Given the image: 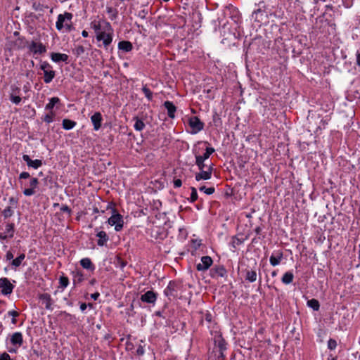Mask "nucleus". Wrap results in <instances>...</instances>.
Returning <instances> with one entry per match:
<instances>
[{
	"label": "nucleus",
	"instance_id": "obj_1",
	"mask_svg": "<svg viewBox=\"0 0 360 360\" xmlns=\"http://www.w3.org/2000/svg\"><path fill=\"white\" fill-rule=\"evenodd\" d=\"M73 15L69 12H65L63 14H59L56 23V27L58 31L65 29L66 32H71L73 29L72 22Z\"/></svg>",
	"mask_w": 360,
	"mask_h": 360
},
{
	"label": "nucleus",
	"instance_id": "obj_34",
	"mask_svg": "<svg viewBox=\"0 0 360 360\" xmlns=\"http://www.w3.org/2000/svg\"><path fill=\"white\" fill-rule=\"evenodd\" d=\"M60 102V99L58 97H53L49 100V103L46 104V110H52L56 104Z\"/></svg>",
	"mask_w": 360,
	"mask_h": 360
},
{
	"label": "nucleus",
	"instance_id": "obj_3",
	"mask_svg": "<svg viewBox=\"0 0 360 360\" xmlns=\"http://www.w3.org/2000/svg\"><path fill=\"white\" fill-rule=\"evenodd\" d=\"M52 68L46 61H43L40 64V69L44 72V81L46 84L50 83L56 76V72Z\"/></svg>",
	"mask_w": 360,
	"mask_h": 360
},
{
	"label": "nucleus",
	"instance_id": "obj_57",
	"mask_svg": "<svg viewBox=\"0 0 360 360\" xmlns=\"http://www.w3.org/2000/svg\"><path fill=\"white\" fill-rule=\"evenodd\" d=\"M205 320L207 322H211L212 321V315H211V314L206 313V314L205 315Z\"/></svg>",
	"mask_w": 360,
	"mask_h": 360
},
{
	"label": "nucleus",
	"instance_id": "obj_12",
	"mask_svg": "<svg viewBox=\"0 0 360 360\" xmlns=\"http://www.w3.org/2000/svg\"><path fill=\"white\" fill-rule=\"evenodd\" d=\"M28 48L34 54H43L46 51V48L42 43L34 41L31 42Z\"/></svg>",
	"mask_w": 360,
	"mask_h": 360
},
{
	"label": "nucleus",
	"instance_id": "obj_20",
	"mask_svg": "<svg viewBox=\"0 0 360 360\" xmlns=\"http://www.w3.org/2000/svg\"><path fill=\"white\" fill-rule=\"evenodd\" d=\"M283 257V253L282 251L278 250L276 252L274 253L269 259L270 264L275 266L278 265Z\"/></svg>",
	"mask_w": 360,
	"mask_h": 360
},
{
	"label": "nucleus",
	"instance_id": "obj_22",
	"mask_svg": "<svg viewBox=\"0 0 360 360\" xmlns=\"http://www.w3.org/2000/svg\"><path fill=\"white\" fill-rule=\"evenodd\" d=\"M51 60L56 63L59 62H65L67 63L68 60V56L65 53H52L51 54Z\"/></svg>",
	"mask_w": 360,
	"mask_h": 360
},
{
	"label": "nucleus",
	"instance_id": "obj_15",
	"mask_svg": "<svg viewBox=\"0 0 360 360\" xmlns=\"http://www.w3.org/2000/svg\"><path fill=\"white\" fill-rule=\"evenodd\" d=\"M39 181L37 178L32 177L30 180V188H25L23 191V194L26 196H30L35 193V188L37 187Z\"/></svg>",
	"mask_w": 360,
	"mask_h": 360
},
{
	"label": "nucleus",
	"instance_id": "obj_4",
	"mask_svg": "<svg viewBox=\"0 0 360 360\" xmlns=\"http://www.w3.org/2000/svg\"><path fill=\"white\" fill-rule=\"evenodd\" d=\"M91 27L94 30L96 36L105 30H112L110 23L105 20L92 21Z\"/></svg>",
	"mask_w": 360,
	"mask_h": 360
},
{
	"label": "nucleus",
	"instance_id": "obj_10",
	"mask_svg": "<svg viewBox=\"0 0 360 360\" xmlns=\"http://www.w3.org/2000/svg\"><path fill=\"white\" fill-rule=\"evenodd\" d=\"M212 170V165H210L206 169H203L202 170H200V172L196 173L195 175V180L199 181L200 180H208L211 179Z\"/></svg>",
	"mask_w": 360,
	"mask_h": 360
},
{
	"label": "nucleus",
	"instance_id": "obj_60",
	"mask_svg": "<svg viewBox=\"0 0 360 360\" xmlns=\"http://www.w3.org/2000/svg\"><path fill=\"white\" fill-rule=\"evenodd\" d=\"M356 63L359 66H360V51H357L356 53Z\"/></svg>",
	"mask_w": 360,
	"mask_h": 360
},
{
	"label": "nucleus",
	"instance_id": "obj_43",
	"mask_svg": "<svg viewBox=\"0 0 360 360\" xmlns=\"http://www.w3.org/2000/svg\"><path fill=\"white\" fill-rule=\"evenodd\" d=\"M54 113L51 111V113L46 114L44 117V121L47 123H51L53 121Z\"/></svg>",
	"mask_w": 360,
	"mask_h": 360
},
{
	"label": "nucleus",
	"instance_id": "obj_51",
	"mask_svg": "<svg viewBox=\"0 0 360 360\" xmlns=\"http://www.w3.org/2000/svg\"><path fill=\"white\" fill-rule=\"evenodd\" d=\"M174 188H179L182 185V181L181 179H174Z\"/></svg>",
	"mask_w": 360,
	"mask_h": 360
},
{
	"label": "nucleus",
	"instance_id": "obj_36",
	"mask_svg": "<svg viewBox=\"0 0 360 360\" xmlns=\"http://www.w3.org/2000/svg\"><path fill=\"white\" fill-rule=\"evenodd\" d=\"M72 51L75 55H76L77 56H79L82 55L84 53L85 49L83 46L78 45L75 47V49L72 50Z\"/></svg>",
	"mask_w": 360,
	"mask_h": 360
},
{
	"label": "nucleus",
	"instance_id": "obj_9",
	"mask_svg": "<svg viewBox=\"0 0 360 360\" xmlns=\"http://www.w3.org/2000/svg\"><path fill=\"white\" fill-rule=\"evenodd\" d=\"M0 288H1V293L7 295L12 293L14 285L11 283L7 278H0Z\"/></svg>",
	"mask_w": 360,
	"mask_h": 360
},
{
	"label": "nucleus",
	"instance_id": "obj_11",
	"mask_svg": "<svg viewBox=\"0 0 360 360\" xmlns=\"http://www.w3.org/2000/svg\"><path fill=\"white\" fill-rule=\"evenodd\" d=\"M213 260L210 256H203L201 257V262L196 265V269L199 271L207 270L212 264Z\"/></svg>",
	"mask_w": 360,
	"mask_h": 360
},
{
	"label": "nucleus",
	"instance_id": "obj_58",
	"mask_svg": "<svg viewBox=\"0 0 360 360\" xmlns=\"http://www.w3.org/2000/svg\"><path fill=\"white\" fill-rule=\"evenodd\" d=\"M224 352H219V354L218 356V360H224L226 357L225 354H224Z\"/></svg>",
	"mask_w": 360,
	"mask_h": 360
},
{
	"label": "nucleus",
	"instance_id": "obj_25",
	"mask_svg": "<svg viewBox=\"0 0 360 360\" xmlns=\"http://www.w3.org/2000/svg\"><path fill=\"white\" fill-rule=\"evenodd\" d=\"M118 48L125 52H129L132 50V44L129 41H121L118 44Z\"/></svg>",
	"mask_w": 360,
	"mask_h": 360
},
{
	"label": "nucleus",
	"instance_id": "obj_62",
	"mask_svg": "<svg viewBox=\"0 0 360 360\" xmlns=\"http://www.w3.org/2000/svg\"><path fill=\"white\" fill-rule=\"evenodd\" d=\"M233 243L239 245L243 243V240H240L239 238H236V240H234Z\"/></svg>",
	"mask_w": 360,
	"mask_h": 360
},
{
	"label": "nucleus",
	"instance_id": "obj_39",
	"mask_svg": "<svg viewBox=\"0 0 360 360\" xmlns=\"http://www.w3.org/2000/svg\"><path fill=\"white\" fill-rule=\"evenodd\" d=\"M214 152V149L213 148L207 147L205 150V153L203 154V155H201V158L206 160Z\"/></svg>",
	"mask_w": 360,
	"mask_h": 360
},
{
	"label": "nucleus",
	"instance_id": "obj_14",
	"mask_svg": "<svg viewBox=\"0 0 360 360\" xmlns=\"http://www.w3.org/2000/svg\"><path fill=\"white\" fill-rule=\"evenodd\" d=\"M214 346L217 347L219 352H225L226 350V342L223 338L221 334L217 333L214 338Z\"/></svg>",
	"mask_w": 360,
	"mask_h": 360
},
{
	"label": "nucleus",
	"instance_id": "obj_54",
	"mask_svg": "<svg viewBox=\"0 0 360 360\" xmlns=\"http://www.w3.org/2000/svg\"><path fill=\"white\" fill-rule=\"evenodd\" d=\"M8 315L12 316L13 318H15L19 315V314L18 311L12 310L8 312Z\"/></svg>",
	"mask_w": 360,
	"mask_h": 360
},
{
	"label": "nucleus",
	"instance_id": "obj_45",
	"mask_svg": "<svg viewBox=\"0 0 360 360\" xmlns=\"http://www.w3.org/2000/svg\"><path fill=\"white\" fill-rule=\"evenodd\" d=\"M337 347V342L335 340L333 339H330L328 341V349H330V350H333V349H335Z\"/></svg>",
	"mask_w": 360,
	"mask_h": 360
},
{
	"label": "nucleus",
	"instance_id": "obj_41",
	"mask_svg": "<svg viewBox=\"0 0 360 360\" xmlns=\"http://www.w3.org/2000/svg\"><path fill=\"white\" fill-rule=\"evenodd\" d=\"M13 210L11 209V207H7L3 211V215L5 219L11 217L13 215Z\"/></svg>",
	"mask_w": 360,
	"mask_h": 360
},
{
	"label": "nucleus",
	"instance_id": "obj_59",
	"mask_svg": "<svg viewBox=\"0 0 360 360\" xmlns=\"http://www.w3.org/2000/svg\"><path fill=\"white\" fill-rule=\"evenodd\" d=\"M9 202L11 205H17L18 203L17 200L13 197L10 198Z\"/></svg>",
	"mask_w": 360,
	"mask_h": 360
},
{
	"label": "nucleus",
	"instance_id": "obj_2",
	"mask_svg": "<svg viewBox=\"0 0 360 360\" xmlns=\"http://www.w3.org/2000/svg\"><path fill=\"white\" fill-rule=\"evenodd\" d=\"M108 223L110 226H115V230L116 231H120L124 225L123 217L117 213L115 209H112V214L108 219Z\"/></svg>",
	"mask_w": 360,
	"mask_h": 360
},
{
	"label": "nucleus",
	"instance_id": "obj_35",
	"mask_svg": "<svg viewBox=\"0 0 360 360\" xmlns=\"http://www.w3.org/2000/svg\"><path fill=\"white\" fill-rule=\"evenodd\" d=\"M142 91L149 101H152L153 92L150 90V89L147 86V85H144L143 86Z\"/></svg>",
	"mask_w": 360,
	"mask_h": 360
},
{
	"label": "nucleus",
	"instance_id": "obj_5",
	"mask_svg": "<svg viewBox=\"0 0 360 360\" xmlns=\"http://www.w3.org/2000/svg\"><path fill=\"white\" fill-rule=\"evenodd\" d=\"M15 229L13 223H6L0 226V239L5 240L8 238H13L14 236Z\"/></svg>",
	"mask_w": 360,
	"mask_h": 360
},
{
	"label": "nucleus",
	"instance_id": "obj_52",
	"mask_svg": "<svg viewBox=\"0 0 360 360\" xmlns=\"http://www.w3.org/2000/svg\"><path fill=\"white\" fill-rule=\"evenodd\" d=\"M145 350L143 346L139 345V347L136 349V354L139 356H141L144 354Z\"/></svg>",
	"mask_w": 360,
	"mask_h": 360
},
{
	"label": "nucleus",
	"instance_id": "obj_50",
	"mask_svg": "<svg viewBox=\"0 0 360 360\" xmlns=\"http://www.w3.org/2000/svg\"><path fill=\"white\" fill-rule=\"evenodd\" d=\"M60 211H62L63 212H66L68 214L71 213V209L66 205H62V207H60Z\"/></svg>",
	"mask_w": 360,
	"mask_h": 360
},
{
	"label": "nucleus",
	"instance_id": "obj_40",
	"mask_svg": "<svg viewBox=\"0 0 360 360\" xmlns=\"http://www.w3.org/2000/svg\"><path fill=\"white\" fill-rule=\"evenodd\" d=\"M199 189L200 191H203L207 195H211L215 191V188L214 187L206 188L204 186H201Z\"/></svg>",
	"mask_w": 360,
	"mask_h": 360
},
{
	"label": "nucleus",
	"instance_id": "obj_33",
	"mask_svg": "<svg viewBox=\"0 0 360 360\" xmlns=\"http://www.w3.org/2000/svg\"><path fill=\"white\" fill-rule=\"evenodd\" d=\"M25 255L22 253L15 259H13L11 264L15 267H18L22 264V262L25 259Z\"/></svg>",
	"mask_w": 360,
	"mask_h": 360
},
{
	"label": "nucleus",
	"instance_id": "obj_6",
	"mask_svg": "<svg viewBox=\"0 0 360 360\" xmlns=\"http://www.w3.org/2000/svg\"><path fill=\"white\" fill-rule=\"evenodd\" d=\"M112 30H105L96 36L97 41H102L105 49H108L112 41Z\"/></svg>",
	"mask_w": 360,
	"mask_h": 360
},
{
	"label": "nucleus",
	"instance_id": "obj_17",
	"mask_svg": "<svg viewBox=\"0 0 360 360\" xmlns=\"http://www.w3.org/2000/svg\"><path fill=\"white\" fill-rule=\"evenodd\" d=\"M91 122L94 125V129L98 131L101 127L102 123V115L101 112H96L91 117Z\"/></svg>",
	"mask_w": 360,
	"mask_h": 360
},
{
	"label": "nucleus",
	"instance_id": "obj_49",
	"mask_svg": "<svg viewBox=\"0 0 360 360\" xmlns=\"http://www.w3.org/2000/svg\"><path fill=\"white\" fill-rule=\"evenodd\" d=\"M316 26H318L319 24H321V26H326V25H328V22L327 20L321 18V19L316 20Z\"/></svg>",
	"mask_w": 360,
	"mask_h": 360
},
{
	"label": "nucleus",
	"instance_id": "obj_31",
	"mask_svg": "<svg viewBox=\"0 0 360 360\" xmlns=\"http://www.w3.org/2000/svg\"><path fill=\"white\" fill-rule=\"evenodd\" d=\"M307 306L314 311H318L320 307V304L316 299H311L307 301Z\"/></svg>",
	"mask_w": 360,
	"mask_h": 360
},
{
	"label": "nucleus",
	"instance_id": "obj_23",
	"mask_svg": "<svg viewBox=\"0 0 360 360\" xmlns=\"http://www.w3.org/2000/svg\"><path fill=\"white\" fill-rule=\"evenodd\" d=\"M96 236L98 238V240L97 241V245L98 246H104L108 240H109V237L107 235V233L103 231H101L97 234Z\"/></svg>",
	"mask_w": 360,
	"mask_h": 360
},
{
	"label": "nucleus",
	"instance_id": "obj_38",
	"mask_svg": "<svg viewBox=\"0 0 360 360\" xmlns=\"http://www.w3.org/2000/svg\"><path fill=\"white\" fill-rule=\"evenodd\" d=\"M60 286L63 288H66L69 284V279L66 276H60L59 278Z\"/></svg>",
	"mask_w": 360,
	"mask_h": 360
},
{
	"label": "nucleus",
	"instance_id": "obj_7",
	"mask_svg": "<svg viewBox=\"0 0 360 360\" xmlns=\"http://www.w3.org/2000/svg\"><path fill=\"white\" fill-rule=\"evenodd\" d=\"M188 123L191 128V133L192 134L198 133L203 129L205 126L204 123L196 116L189 117Z\"/></svg>",
	"mask_w": 360,
	"mask_h": 360
},
{
	"label": "nucleus",
	"instance_id": "obj_61",
	"mask_svg": "<svg viewBox=\"0 0 360 360\" xmlns=\"http://www.w3.org/2000/svg\"><path fill=\"white\" fill-rule=\"evenodd\" d=\"M255 233H256L257 235L260 234V233H261V231H262V229H261V227H259V226L256 227V228H255Z\"/></svg>",
	"mask_w": 360,
	"mask_h": 360
},
{
	"label": "nucleus",
	"instance_id": "obj_8",
	"mask_svg": "<svg viewBox=\"0 0 360 360\" xmlns=\"http://www.w3.org/2000/svg\"><path fill=\"white\" fill-rule=\"evenodd\" d=\"M179 288V285L176 281H171L167 287L164 290V294L169 297V300L171 297H177Z\"/></svg>",
	"mask_w": 360,
	"mask_h": 360
},
{
	"label": "nucleus",
	"instance_id": "obj_19",
	"mask_svg": "<svg viewBox=\"0 0 360 360\" xmlns=\"http://www.w3.org/2000/svg\"><path fill=\"white\" fill-rule=\"evenodd\" d=\"M163 105L167 110V115L169 118L174 119L175 117V112L176 111V107L174 105L172 101H166Z\"/></svg>",
	"mask_w": 360,
	"mask_h": 360
},
{
	"label": "nucleus",
	"instance_id": "obj_48",
	"mask_svg": "<svg viewBox=\"0 0 360 360\" xmlns=\"http://www.w3.org/2000/svg\"><path fill=\"white\" fill-rule=\"evenodd\" d=\"M30 178V174L27 172H22L19 175V179H26Z\"/></svg>",
	"mask_w": 360,
	"mask_h": 360
},
{
	"label": "nucleus",
	"instance_id": "obj_53",
	"mask_svg": "<svg viewBox=\"0 0 360 360\" xmlns=\"http://www.w3.org/2000/svg\"><path fill=\"white\" fill-rule=\"evenodd\" d=\"M87 306H89V307H93V304L91 303H89L88 304H86V303H81L80 304V309L82 311H84Z\"/></svg>",
	"mask_w": 360,
	"mask_h": 360
},
{
	"label": "nucleus",
	"instance_id": "obj_30",
	"mask_svg": "<svg viewBox=\"0 0 360 360\" xmlns=\"http://www.w3.org/2000/svg\"><path fill=\"white\" fill-rule=\"evenodd\" d=\"M62 124H63V129H65L66 130H70V129H72L76 125V122L75 121H72L69 119H64L63 120Z\"/></svg>",
	"mask_w": 360,
	"mask_h": 360
},
{
	"label": "nucleus",
	"instance_id": "obj_13",
	"mask_svg": "<svg viewBox=\"0 0 360 360\" xmlns=\"http://www.w3.org/2000/svg\"><path fill=\"white\" fill-rule=\"evenodd\" d=\"M158 294L153 290H148L141 295V300L143 302L154 304L157 300Z\"/></svg>",
	"mask_w": 360,
	"mask_h": 360
},
{
	"label": "nucleus",
	"instance_id": "obj_55",
	"mask_svg": "<svg viewBox=\"0 0 360 360\" xmlns=\"http://www.w3.org/2000/svg\"><path fill=\"white\" fill-rule=\"evenodd\" d=\"M6 260H11L13 259V255L11 251H8L6 255Z\"/></svg>",
	"mask_w": 360,
	"mask_h": 360
},
{
	"label": "nucleus",
	"instance_id": "obj_24",
	"mask_svg": "<svg viewBox=\"0 0 360 360\" xmlns=\"http://www.w3.org/2000/svg\"><path fill=\"white\" fill-rule=\"evenodd\" d=\"M212 276L224 277L226 275V270L222 265L216 266L212 269Z\"/></svg>",
	"mask_w": 360,
	"mask_h": 360
},
{
	"label": "nucleus",
	"instance_id": "obj_46",
	"mask_svg": "<svg viewBox=\"0 0 360 360\" xmlns=\"http://www.w3.org/2000/svg\"><path fill=\"white\" fill-rule=\"evenodd\" d=\"M83 275L77 272V274L75 276L73 281L74 283L76 284L77 283H81L83 281Z\"/></svg>",
	"mask_w": 360,
	"mask_h": 360
},
{
	"label": "nucleus",
	"instance_id": "obj_28",
	"mask_svg": "<svg viewBox=\"0 0 360 360\" xmlns=\"http://www.w3.org/2000/svg\"><path fill=\"white\" fill-rule=\"evenodd\" d=\"M293 274L291 271H287L283 274L281 281L284 284L288 285L293 281Z\"/></svg>",
	"mask_w": 360,
	"mask_h": 360
},
{
	"label": "nucleus",
	"instance_id": "obj_47",
	"mask_svg": "<svg viewBox=\"0 0 360 360\" xmlns=\"http://www.w3.org/2000/svg\"><path fill=\"white\" fill-rule=\"evenodd\" d=\"M0 360H13L11 358L10 355L4 352L2 354H0Z\"/></svg>",
	"mask_w": 360,
	"mask_h": 360
},
{
	"label": "nucleus",
	"instance_id": "obj_21",
	"mask_svg": "<svg viewBox=\"0 0 360 360\" xmlns=\"http://www.w3.org/2000/svg\"><path fill=\"white\" fill-rule=\"evenodd\" d=\"M39 300L45 304V308L49 310H52L53 300L51 297L48 293H43L39 295Z\"/></svg>",
	"mask_w": 360,
	"mask_h": 360
},
{
	"label": "nucleus",
	"instance_id": "obj_16",
	"mask_svg": "<svg viewBox=\"0 0 360 360\" xmlns=\"http://www.w3.org/2000/svg\"><path fill=\"white\" fill-rule=\"evenodd\" d=\"M22 160L26 162L27 163V165L29 167H32L34 169H38L39 167H40L43 162H42V160H38V159H36L34 160H32L30 156L28 155H22Z\"/></svg>",
	"mask_w": 360,
	"mask_h": 360
},
{
	"label": "nucleus",
	"instance_id": "obj_26",
	"mask_svg": "<svg viewBox=\"0 0 360 360\" xmlns=\"http://www.w3.org/2000/svg\"><path fill=\"white\" fill-rule=\"evenodd\" d=\"M81 266L86 269L94 270V266L89 258H83L80 260Z\"/></svg>",
	"mask_w": 360,
	"mask_h": 360
},
{
	"label": "nucleus",
	"instance_id": "obj_63",
	"mask_svg": "<svg viewBox=\"0 0 360 360\" xmlns=\"http://www.w3.org/2000/svg\"><path fill=\"white\" fill-rule=\"evenodd\" d=\"M82 35L83 37H87L89 36L88 32H86V30H83L82 32Z\"/></svg>",
	"mask_w": 360,
	"mask_h": 360
},
{
	"label": "nucleus",
	"instance_id": "obj_29",
	"mask_svg": "<svg viewBox=\"0 0 360 360\" xmlns=\"http://www.w3.org/2000/svg\"><path fill=\"white\" fill-rule=\"evenodd\" d=\"M245 280L250 283H253L257 280V272L255 270L246 271Z\"/></svg>",
	"mask_w": 360,
	"mask_h": 360
},
{
	"label": "nucleus",
	"instance_id": "obj_44",
	"mask_svg": "<svg viewBox=\"0 0 360 360\" xmlns=\"http://www.w3.org/2000/svg\"><path fill=\"white\" fill-rule=\"evenodd\" d=\"M20 91H21V90L19 87L15 86H11V92L10 93V96H16V95L20 96Z\"/></svg>",
	"mask_w": 360,
	"mask_h": 360
},
{
	"label": "nucleus",
	"instance_id": "obj_32",
	"mask_svg": "<svg viewBox=\"0 0 360 360\" xmlns=\"http://www.w3.org/2000/svg\"><path fill=\"white\" fill-rule=\"evenodd\" d=\"M205 160L201 158V155H195V164L199 170H202L205 168L206 165L205 164Z\"/></svg>",
	"mask_w": 360,
	"mask_h": 360
},
{
	"label": "nucleus",
	"instance_id": "obj_42",
	"mask_svg": "<svg viewBox=\"0 0 360 360\" xmlns=\"http://www.w3.org/2000/svg\"><path fill=\"white\" fill-rule=\"evenodd\" d=\"M10 101L15 104V105H18L21 101H22V98L20 96L18 95H16V96H10Z\"/></svg>",
	"mask_w": 360,
	"mask_h": 360
},
{
	"label": "nucleus",
	"instance_id": "obj_64",
	"mask_svg": "<svg viewBox=\"0 0 360 360\" xmlns=\"http://www.w3.org/2000/svg\"><path fill=\"white\" fill-rule=\"evenodd\" d=\"M277 276V272H276V271H272V272H271V276H272V277H275V276Z\"/></svg>",
	"mask_w": 360,
	"mask_h": 360
},
{
	"label": "nucleus",
	"instance_id": "obj_56",
	"mask_svg": "<svg viewBox=\"0 0 360 360\" xmlns=\"http://www.w3.org/2000/svg\"><path fill=\"white\" fill-rule=\"evenodd\" d=\"M100 296V293L96 292H94L93 294L91 295V297L94 300H97L98 298Z\"/></svg>",
	"mask_w": 360,
	"mask_h": 360
},
{
	"label": "nucleus",
	"instance_id": "obj_37",
	"mask_svg": "<svg viewBox=\"0 0 360 360\" xmlns=\"http://www.w3.org/2000/svg\"><path fill=\"white\" fill-rule=\"evenodd\" d=\"M191 197L189 198V200L191 202H194L195 201H196L198 200V197L197 190L194 187H191Z\"/></svg>",
	"mask_w": 360,
	"mask_h": 360
},
{
	"label": "nucleus",
	"instance_id": "obj_18",
	"mask_svg": "<svg viewBox=\"0 0 360 360\" xmlns=\"http://www.w3.org/2000/svg\"><path fill=\"white\" fill-rule=\"evenodd\" d=\"M11 342L13 345L20 347L23 344L22 334L20 332L14 333L11 338Z\"/></svg>",
	"mask_w": 360,
	"mask_h": 360
},
{
	"label": "nucleus",
	"instance_id": "obj_27",
	"mask_svg": "<svg viewBox=\"0 0 360 360\" xmlns=\"http://www.w3.org/2000/svg\"><path fill=\"white\" fill-rule=\"evenodd\" d=\"M133 120L135 122L134 124L135 130L141 131L145 128L146 125L144 122L138 117H134Z\"/></svg>",
	"mask_w": 360,
	"mask_h": 360
}]
</instances>
